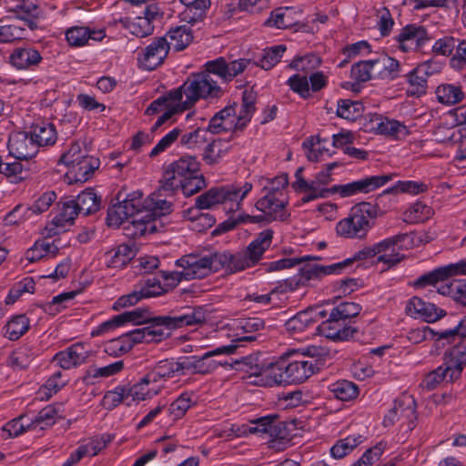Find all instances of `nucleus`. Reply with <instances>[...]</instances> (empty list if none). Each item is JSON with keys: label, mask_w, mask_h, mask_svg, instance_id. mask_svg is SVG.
I'll use <instances>...</instances> for the list:
<instances>
[{"label": "nucleus", "mask_w": 466, "mask_h": 466, "mask_svg": "<svg viewBox=\"0 0 466 466\" xmlns=\"http://www.w3.org/2000/svg\"><path fill=\"white\" fill-rule=\"evenodd\" d=\"M208 311L203 307L185 308L167 316L156 318L150 326L136 329L110 339L105 346L109 355L128 352L137 343L159 342L169 336V329L194 326L206 322Z\"/></svg>", "instance_id": "f257e3e1"}, {"label": "nucleus", "mask_w": 466, "mask_h": 466, "mask_svg": "<svg viewBox=\"0 0 466 466\" xmlns=\"http://www.w3.org/2000/svg\"><path fill=\"white\" fill-rule=\"evenodd\" d=\"M211 62L205 64V70L191 74L177 88L173 89V96L181 98L183 104L190 109L200 99H214L223 96V89L215 77L217 72Z\"/></svg>", "instance_id": "f03ea898"}, {"label": "nucleus", "mask_w": 466, "mask_h": 466, "mask_svg": "<svg viewBox=\"0 0 466 466\" xmlns=\"http://www.w3.org/2000/svg\"><path fill=\"white\" fill-rule=\"evenodd\" d=\"M380 214L377 205L361 202L351 208L347 218L336 225L337 234L345 238L364 239Z\"/></svg>", "instance_id": "7ed1b4c3"}, {"label": "nucleus", "mask_w": 466, "mask_h": 466, "mask_svg": "<svg viewBox=\"0 0 466 466\" xmlns=\"http://www.w3.org/2000/svg\"><path fill=\"white\" fill-rule=\"evenodd\" d=\"M273 236V229L266 228L256 236L245 250L236 254L227 253V256H223L224 260L228 259L229 271L244 270L258 263L265 251L271 246Z\"/></svg>", "instance_id": "20e7f679"}, {"label": "nucleus", "mask_w": 466, "mask_h": 466, "mask_svg": "<svg viewBox=\"0 0 466 466\" xmlns=\"http://www.w3.org/2000/svg\"><path fill=\"white\" fill-rule=\"evenodd\" d=\"M223 256H227V253H217L208 256L189 254L177 259L176 265L184 268L186 280L203 279L211 272L218 271L219 267L229 270L228 259L224 260L222 258Z\"/></svg>", "instance_id": "39448f33"}, {"label": "nucleus", "mask_w": 466, "mask_h": 466, "mask_svg": "<svg viewBox=\"0 0 466 466\" xmlns=\"http://www.w3.org/2000/svg\"><path fill=\"white\" fill-rule=\"evenodd\" d=\"M238 345L229 344L218 347L212 350H208L202 356H188L184 357L180 360L182 375L187 374H201L206 375L214 371L218 363L216 360H209L211 357L218 355H231L235 353Z\"/></svg>", "instance_id": "423d86ee"}, {"label": "nucleus", "mask_w": 466, "mask_h": 466, "mask_svg": "<svg viewBox=\"0 0 466 466\" xmlns=\"http://www.w3.org/2000/svg\"><path fill=\"white\" fill-rule=\"evenodd\" d=\"M198 172L199 163L196 157L184 156L168 166L163 174L162 181L165 182L166 189L177 190V185H181V181Z\"/></svg>", "instance_id": "0eeeda50"}, {"label": "nucleus", "mask_w": 466, "mask_h": 466, "mask_svg": "<svg viewBox=\"0 0 466 466\" xmlns=\"http://www.w3.org/2000/svg\"><path fill=\"white\" fill-rule=\"evenodd\" d=\"M140 208H142V193L133 192L108 209L106 223L109 227H124L125 222L129 220L136 211H139Z\"/></svg>", "instance_id": "6e6552de"}, {"label": "nucleus", "mask_w": 466, "mask_h": 466, "mask_svg": "<svg viewBox=\"0 0 466 466\" xmlns=\"http://www.w3.org/2000/svg\"><path fill=\"white\" fill-rule=\"evenodd\" d=\"M391 175L370 176L344 185L329 187V194L338 193L341 198H349L359 193H369L390 181Z\"/></svg>", "instance_id": "1a4fd4ad"}, {"label": "nucleus", "mask_w": 466, "mask_h": 466, "mask_svg": "<svg viewBox=\"0 0 466 466\" xmlns=\"http://www.w3.org/2000/svg\"><path fill=\"white\" fill-rule=\"evenodd\" d=\"M43 62L41 52L30 45L13 48L7 57V63L17 71H36Z\"/></svg>", "instance_id": "9d476101"}, {"label": "nucleus", "mask_w": 466, "mask_h": 466, "mask_svg": "<svg viewBox=\"0 0 466 466\" xmlns=\"http://www.w3.org/2000/svg\"><path fill=\"white\" fill-rule=\"evenodd\" d=\"M177 190L166 189L165 182L161 180L160 187L151 194L142 208L148 210L151 218L170 214L173 210L174 196Z\"/></svg>", "instance_id": "9b49d317"}, {"label": "nucleus", "mask_w": 466, "mask_h": 466, "mask_svg": "<svg viewBox=\"0 0 466 466\" xmlns=\"http://www.w3.org/2000/svg\"><path fill=\"white\" fill-rule=\"evenodd\" d=\"M319 334L333 341H344L353 337L357 329L351 327L348 322L334 316L331 311L329 319L319 325Z\"/></svg>", "instance_id": "f8f14e48"}, {"label": "nucleus", "mask_w": 466, "mask_h": 466, "mask_svg": "<svg viewBox=\"0 0 466 466\" xmlns=\"http://www.w3.org/2000/svg\"><path fill=\"white\" fill-rule=\"evenodd\" d=\"M349 261L343 260L330 265L305 264L299 268L298 275L304 287L309 286L314 281L321 279L324 276L341 273L347 268Z\"/></svg>", "instance_id": "ddd939ff"}, {"label": "nucleus", "mask_w": 466, "mask_h": 466, "mask_svg": "<svg viewBox=\"0 0 466 466\" xmlns=\"http://www.w3.org/2000/svg\"><path fill=\"white\" fill-rule=\"evenodd\" d=\"M405 312L413 319H420L429 323L439 320L446 314L445 310L438 308L435 304L416 296L408 300Z\"/></svg>", "instance_id": "4468645a"}, {"label": "nucleus", "mask_w": 466, "mask_h": 466, "mask_svg": "<svg viewBox=\"0 0 466 466\" xmlns=\"http://www.w3.org/2000/svg\"><path fill=\"white\" fill-rule=\"evenodd\" d=\"M8 150L15 159L27 160L37 154L38 147L30 132H15L9 137Z\"/></svg>", "instance_id": "2eb2a0df"}, {"label": "nucleus", "mask_w": 466, "mask_h": 466, "mask_svg": "<svg viewBox=\"0 0 466 466\" xmlns=\"http://www.w3.org/2000/svg\"><path fill=\"white\" fill-rule=\"evenodd\" d=\"M396 40L401 51L410 52L422 47L430 37L424 26L408 25L401 29Z\"/></svg>", "instance_id": "dca6fc26"}, {"label": "nucleus", "mask_w": 466, "mask_h": 466, "mask_svg": "<svg viewBox=\"0 0 466 466\" xmlns=\"http://www.w3.org/2000/svg\"><path fill=\"white\" fill-rule=\"evenodd\" d=\"M287 197H277L274 195L265 194L258 198L255 207L262 213H268L269 218L276 221H286L290 217V213L287 210Z\"/></svg>", "instance_id": "f3484780"}, {"label": "nucleus", "mask_w": 466, "mask_h": 466, "mask_svg": "<svg viewBox=\"0 0 466 466\" xmlns=\"http://www.w3.org/2000/svg\"><path fill=\"white\" fill-rule=\"evenodd\" d=\"M168 51L167 39L166 37H157L143 50L138 61L143 68L152 71L164 62Z\"/></svg>", "instance_id": "a211bd4d"}, {"label": "nucleus", "mask_w": 466, "mask_h": 466, "mask_svg": "<svg viewBox=\"0 0 466 466\" xmlns=\"http://www.w3.org/2000/svg\"><path fill=\"white\" fill-rule=\"evenodd\" d=\"M79 214L73 199L65 201L58 208V212L46 226V236L53 237L65 232L71 226Z\"/></svg>", "instance_id": "6ab92c4d"}, {"label": "nucleus", "mask_w": 466, "mask_h": 466, "mask_svg": "<svg viewBox=\"0 0 466 466\" xmlns=\"http://www.w3.org/2000/svg\"><path fill=\"white\" fill-rule=\"evenodd\" d=\"M156 228L155 219L151 218L148 210H144L142 208L125 222L123 228L125 235L130 238H140L147 233H154Z\"/></svg>", "instance_id": "aec40b11"}, {"label": "nucleus", "mask_w": 466, "mask_h": 466, "mask_svg": "<svg viewBox=\"0 0 466 466\" xmlns=\"http://www.w3.org/2000/svg\"><path fill=\"white\" fill-rule=\"evenodd\" d=\"M253 185L250 182H237L222 186L223 205L229 212L241 209L243 200L251 192Z\"/></svg>", "instance_id": "412c9836"}, {"label": "nucleus", "mask_w": 466, "mask_h": 466, "mask_svg": "<svg viewBox=\"0 0 466 466\" xmlns=\"http://www.w3.org/2000/svg\"><path fill=\"white\" fill-rule=\"evenodd\" d=\"M90 357V351L83 343H75L59 351L54 357L56 362L64 370H69L86 363Z\"/></svg>", "instance_id": "4be33fe9"}, {"label": "nucleus", "mask_w": 466, "mask_h": 466, "mask_svg": "<svg viewBox=\"0 0 466 466\" xmlns=\"http://www.w3.org/2000/svg\"><path fill=\"white\" fill-rule=\"evenodd\" d=\"M445 354L444 365L451 370V382L457 380L466 365V338H458Z\"/></svg>", "instance_id": "5701e85b"}, {"label": "nucleus", "mask_w": 466, "mask_h": 466, "mask_svg": "<svg viewBox=\"0 0 466 466\" xmlns=\"http://www.w3.org/2000/svg\"><path fill=\"white\" fill-rule=\"evenodd\" d=\"M147 374L149 380H151L155 386H158L160 391L167 380L182 376L180 361L174 359L160 360Z\"/></svg>", "instance_id": "b1692460"}, {"label": "nucleus", "mask_w": 466, "mask_h": 466, "mask_svg": "<svg viewBox=\"0 0 466 466\" xmlns=\"http://www.w3.org/2000/svg\"><path fill=\"white\" fill-rule=\"evenodd\" d=\"M106 37L104 29L75 25L66 31V39L70 46L81 47L88 45L90 40L102 41Z\"/></svg>", "instance_id": "393cba45"}, {"label": "nucleus", "mask_w": 466, "mask_h": 466, "mask_svg": "<svg viewBox=\"0 0 466 466\" xmlns=\"http://www.w3.org/2000/svg\"><path fill=\"white\" fill-rule=\"evenodd\" d=\"M285 369L287 384H298L312 376L317 370V365L313 360L301 358L289 363L285 362Z\"/></svg>", "instance_id": "a878e982"}, {"label": "nucleus", "mask_w": 466, "mask_h": 466, "mask_svg": "<svg viewBox=\"0 0 466 466\" xmlns=\"http://www.w3.org/2000/svg\"><path fill=\"white\" fill-rule=\"evenodd\" d=\"M264 320L259 318H248L233 320L228 326L236 330L231 339V344L241 341H253L256 337L253 335H247V333H252L258 331L264 328Z\"/></svg>", "instance_id": "bb28decb"}, {"label": "nucleus", "mask_w": 466, "mask_h": 466, "mask_svg": "<svg viewBox=\"0 0 466 466\" xmlns=\"http://www.w3.org/2000/svg\"><path fill=\"white\" fill-rule=\"evenodd\" d=\"M213 70L217 72V77L223 83L231 81L241 74L250 64L249 59L240 58L228 63L223 57L210 61Z\"/></svg>", "instance_id": "cd10ccee"}, {"label": "nucleus", "mask_w": 466, "mask_h": 466, "mask_svg": "<svg viewBox=\"0 0 466 466\" xmlns=\"http://www.w3.org/2000/svg\"><path fill=\"white\" fill-rule=\"evenodd\" d=\"M100 161L98 158L86 154L80 161L71 166L66 177L70 182H86L91 177L96 169L98 168Z\"/></svg>", "instance_id": "c85d7f7f"}, {"label": "nucleus", "mask_w": 466, "mask_h": 466, "mask_svg": "<svg viewBox=\"0 0 466 466\" xmlns=\"http://www.w3.org/2000/svg\"><path fill=\"white\" fill-rule=\"evenodd\" d=\"M51 237L38 239L25 252V258L30 262H35L46 257H56L58 254L59 247L57 240H50Z\"/></svg>", "instance_id": "c756f323"}, {"label": "nucleus", "mask_w": 466, "mask_h": 466, "mask_svg": "<svg viewBox=\"0 0 466 466\" xmlns=\"http://www.w3.org/2000/svg\"><path fill=\"white\" fill-rule=\"evenodd\" d=\"M298 16L293 7H279L270 13L265 25L278 29H286L298 23Z\"/></svg>", "instance_id": "7c9ffc66"}, {"label": "nucleus", "mask_w": 466, "mask_h": 466, "mask_svg": "<svg viewBox=\"0 0 466 466\" xmlns=\"http://www.w3.org/2000/svg\"><path fill=\"white\" fill-rule=\"evenodd\" d=\"M185 6L181 12L182 19L189 24L201 21L210 7V0H179Z\"/></svg>", "instance_id": "2f4dec72"}, {"label": "nucleus", "mask_w": 466, "mask_h": 466, "mask_svg": "<svg viewBox=\"0 0 466 466\" xmlns=\"http://www.w3.org/2000/svg\"><path fill=\"white\" fill-rule=\"evenodd\" d=\"M280 384H287L285 361L267 364L258 380V386L272 387Z\"/></svg>", "instance_id": "473e14b6"}, {"label": "nucleus", "mask_w": 466, "mask_h": 466, "mask_svg": "<svg viewBox=\"0 0 466 466\" xmlns=\"http://www.w3.org/2000/svg\"><path fill=\"white\" fill-rule=\"evenodd\" d=\"M136 256V248L127 244H122L106 253V264L109 268H122Z\"/></svg>", "instance_id": "72a5a7b5"}, {"label": "nucleus", "mask_w": 466, "mask_h": 466, "mask_svg": "<svg viewBox=\"0 0 466 466\" xmlns=\"http://www.w3.org/2000/svg\"><path fill=\"white\" fill-rule=\"evenodd\" d=\"M164 37L167 39L169 49L181 51L192 42L193 32L187 25H178L170 28Z\"/></svg>", "instance_id": "f704fd0d"}, {"label": "nucleus", "mask_w": 466, "mask_h": 466, "mask_svg": "<svg viewBox=\"0 0 466 466\" xmlns=\"http://www.w3.org/2000/svg\"><path fill=\"white\" fill-rule=\"evenodd\" d=\"M30 134L37 147L52 146L57 139L55 126L52 123L41 122L31 127Z\"/></svg>", "instance_id": "c9c22d12"}, {"label": "nucleus", "mask_w": 466, "mask_h": 466, "mask_svg": "<svg viewBox=\"0 0 466 466\" xmlns=\"http://www.w3.org/2000/svg\"><path fill=\"white\" fill-rule=\"evenodd\" d=\"M220 204L223 205L222 187H215L197 197L195 207L188 208L187 212H198L202 209L212 208Z\"/></svg>", "instance_id": "e433bc0d"}, {"label": "nucleus", "mask_w": 466, "mask_h": 466, "mask_svg": "<svg viewBox=\"0 0 466 466\" xmlns=\"http://www.w3.org/2000/svg\"><path fill=\"white\" fill-rule=\"evenodd\" d=\"M30 328L29 319L25 314L13 316L3 328V335L9 340L20 339Z\"/></svg>", "instance_id": "4c0bfd02"}, {"label": "nucleus", "mask_w": 466, "mask_h": 466, "mask_svg": "<svg viewBox=\"0 0 466 466\" xmlns=\"http://www.w3.org/2000/svg\"><path fill=\"white\" fill-rule=\"evenodd\" d=\"M158 393L159 387L149 380L147 373L137 383L127 389V395L137 401L150 399Z\"/></svg>", "instance_id": "58836bf2"}, {"label": "nucleus", "mask_w": 466, "mask_h": 466, "mask_svg": "<svg viewBox=\"0 0 466 466\" xmlns=\"http://www.w3.org/2000/svg\"><path fill=\"white\" fill-rule=\"evenodd\" d=\"M73 200L79 214L84 216L91 215L96 212L100 208V198L97 197L96 193L92 188L82 191Z\"/></svg>", "instance_id": "ea45409f"}, {"label": "nucleus", "mask_w": 466, "mask_h": 466, "mask_svg": "<svg viewBox=\"0 0 466 466\" xmlns=\"http://www.w3.org/2000/svg\"><path fill=\"white\" fill-rule=\"evenodd\" d=\"M60 417L59 408L54 405H47L37 413L35 419L27 422V428L30 430H45L54 425Z\"/></svg>", "instance_id": "a19ab883"}, {"label": "nucleus", "mask_w": 466, "mask_h": 466, "mask_svg": "<svg viewBox=\"0 0 466 466\" xmlns=\"http://www.w3.org/2000/svg\"><path fill=\"white\" fill-rule=\"evenodd\" d=\"M440 103L451 106L460 103L464 98V92L461 87L453 84H441L435 91Z\"/></svg>", "instance_id": "79ce46f5"}, {"label": "nucleus", "mask_w": 466, "mask_h": 466, "mask_svg": "<svg viewBox=\"0 0 466 466\" xmlns=\"http://www.w3.org/2000/svg\"><path fill=\"white\" fill-rule=\"evenodd\" d=\"M433 137L438 143L454 145L461 139V130L457 125L451 126L447 122H441L433 130Z\"/></svg>", "instance_id": "37998d69"}, {"label": "nucleus", "mask_w": 466, "mask_h": 466, "mask_svg": "<svg viewBox=\"0 0 466 466\" xmlns=\"http://www.w3.org/2000/svg\"><path fill=\"white\" fill-rule=\"evenodd\" d=\"M278 416L261 417L254 420L255 427H249L248 432L250 433H266L269 436H278L284 431V426L281 422L277 421Z\"/></svg>", "instance_id": "c03bdc74"}, {"label": "nucleus", "mask_w": 466, "mask_h": 466, "mask_svg": "<svg viewBox=\"0 0 466 466\" xmlns=\"http://www.w3.org/2000/svg\"><path fill=\"white\" fill-rule=\"evenodd\" d=\"M433 214L434 211L431 207L418 201L404 212L403 220L410 224L423 223L430 219Z\"/></svg>", "instance_id": "a18cd8bd"}, {"label": "nucleus", "mask_w": 466, "mask_h": 466, "mask_svg": "<svg viewBox=\"0 0 466 466\" xmlns=\"http://www.w3.org/2000/svg\"><path fill=\"white\" fill-rule=\"evenodd\" d=\"M377 131L393 139H403L409 135V129L403 123L389 118H385L377 125Z\"/></svg>", "instance_id": "49530a36"}, {"label": "nucleus", "mask_w": 466, "mask_h": 466, "mask_svg": "<svg viewBox=\"0 0 466 466\" xmlns=\"http://www.w3.org/2000/svg\"><path fill=\"white\" fill-rule=\"evenodd\" d=\"M315 323L313 310H304L290 318L285 324L286 329L292 335L305 331Z\"/></svg>", "instance_id": "de8ad7c7"}, {"label": "nucleus", "mask_w": 466, "mask_h": 466, "mask_svg": "<svg viewBox=\"0 0 466 466\" xmlns=\"http://www.w3.org/2000/svg\"><path fill=\"white\" fill-rule=\"evenodd\" d=\"M438 292L451 297L456 302L466 306V282L464 280H452L442 284Z\"/></svg>", "instance_id": "09e8293b"}, {"label": "nucleus", "mask_w": 466, "mask_h": 466, "mask_svg": "<svg viewBox=\"0 0 466 466\" xmlns=\"http://www.w3.org/2000/svg\"><path fill=\"white\" fill-rule=\"evenodd\" d=\"M323 142H325L324 139L314 137H310L303 142L302 147L309 161L317 162L322 159L325 155L329 157L332 155V153L322 145Z\"/></svg>", "instance_id": "8fccbe9b"}, {"label": "nucleus", "mask_w": 466, "mask_h": 466, "mask_svg": "<svg viewBox=\"0 0 466 466\" xmlns=\"http://www.w3.org/2000/svg\"><path fill=\"white\" fill-rule=\"evenodd\" d=\"M229 149L230 146L228 141L215 139L207 146L203 158L208 164L213 165L224 157Z\"/></svg>", "instance_id": "3c124183"}, {"label": "nucleus", "mask_w": 466, "mask_h": 466, "mask_svg": "<svg viewBox=\"0 0 466 466\" xmlns=\"http://www.w3.org/2000/svg\"><path fill=\"white\" fill-rule=\"evenodd\" d=\"M335 398L349 401L358 396L359 390L355 383L349 380H338L329 387Z\"/></svg>", "instance_id": "603ef678"}, {"label": "nucleus", "mask_w": 466, "mask_h": 466, "mask_svg": "<svg viewBox=\"0 0 466 466\" xmlns=\"http://www.w3.org/2000/svg\"><path fill=\"white\" fill-rule=\"evenodd\" d=\"M120 22L126 29L137 37H146L154 32V25L141 16H137L133 20L128 18L121 19Z\"/></svg>", "instance_id": "864d4df0"}, {"label": "nucleus", "mask_w": 466, "mask_h": 466, "mask_svg": "<svg viewBox=\"0 0 466 466\" xmlns=\"http://www.w3.org/2000/svg\"><path fill=\"white\" fill-rule=\"evenodd\" d=\"M208 130L197 128L180 135V145L188 149L202 147L208 141Z\"/></svg>", "instance_id": "5fc2aeb1"}, {"label": "nucleus", "mask_w": 466, "mask_h": 466, "mask_svg": "<svg viewBox=\"0 0 466 466\" xmlns=\"http://www.w3.org/2000/svg\"><path fill=\"white\" fill-rule=\"evenodd\" d=\"M361 442V436H348L338 441L330 449V453L335 459H342L350 453Z\"/></svg>", "instance_id": "6e6d98bb"}, {"label": "nucleus", "mask_w": 466, "mask_h": 466, "mask_svg": "<svg viewBox=\"0 0 466 466\" xmlns=\"http://www.w3.org/2000/svg\"><path fill=\"white\" fill-rule=\"evenodd\" d=\"M377 66L378 62H376V59L355 63L351 66L350 76L358 83L367 82L371 78L372 71Z\"/></svg>", "instance_id": "4d7b16f0"}, {"label": "nucleus", "mask_w": 466, "mask_h": 466, "mask_svg": "<svg viewBox=\"0 0 466 466\" xmlns=\"http://www.w3.org/2000/svg\"><path fill=\"white\" fill-rule=\"evenodd\" d=\"M240 365V370L248 374V378L253 379L250 382L258 385V380L261 379V374L265 369L266 364L258 363V359L252 356L245 357L240 361H236Z\"/></svg>", "instance_id": "13d9d810"}, {"label": "nucleus", "mask_w": 466, "mask_h": 466, "mask_svg": "<svg viewBox=\"0 0 466 466\" xmlns=\"http://www.w3.org/2000/svg\"><path fill=\"white\" fill-rule=\"evenodd\" d=\"M427 75L428 73L426 65H420L408 74V82L412 87L411 92L413 94H420L425 92Z\"/></svg>", "instance_id": "bf43d9fd"}, {"label": "nucleus", "mask_w": 466, "mask_h": 466, "mask_svg": "<svg viewBox=\"0 0 466 466\" xmlns=\"http://www.w3.org/2000/svg\"><path fill=\"white\" fill-rule=\"evenodd\" d=\"M451 370L448 369L446 365L440 366L433 371L428 373L425 378L422 380L420 386L423 389L428 390H431L435 389L440 383L443 380H450Z\"/></svg>", "instance_id": "052dcab7"}, {"label": "nucleus", "mask_w": 466, "mask_h": 466, "mask_svg": "<svg viewBox=\"0 0 466 466\" xmlns=\"http://www.w3.org/2000/svg\"><path fill=\"white\" fill-rule=\"evenodd\" d=\"M362 106L358 102L349 99H340L338 101L337 116L347 119L355 120L361 116Z\"/></svg>", "instance_id": "680f3d73"}, {"label": "nucleus", "mask_w": 466, "mask_h": 466, "mask_svg": "<svg viewBox=\"0 0 466 466\" xmlns=\"http://www.w3.org/2000/svg\"><path fill=\"white\" fill-rule=\"evenodd\" d=\"M373 246L377 255H380L378 258L379 261L389 265H395L400 262V258L397 256L386 254L387 251L394 252L396 250L392 237L387 238Z\"/></svg>", "instance_id": "e2e57ef3"}, {"label": "nucleus", "mask_w": 466, "mask_h": 466, "mask_svg": "<svg viewBox=\"0 0 466 466\" xmlns=\"http://www.w3.org/2000/svg\"><path fill=\"white\" fill-rule=\"evenodd\" d=\"M34 359L33 351L28 348H19L8 357V365L15 370H23L29 366Z\"/></svg>", "instance_id": "0e129e2a"}, {"label": "nucleus", "mask_w": 466, "mask_h": 466, "mask_svg": "<svg viewBox=\"0 0 466 466\" xmlns=\"http://www.w3.org/2000/svg\"><path fill=\"white\" fill-rule=\"evenodd\" d=\"M255 111V96L253 92L245 90L242 95V105L238 113L240 127H246Z\"/></svg>", "instance_id": "69168bd1"}, {"label": "nucleus", "mask_w": 466, "mask_h": 466, "mask_svg": "<svg viewBox=\"0 0 466 466\" xmlns=\"http://www.w3.org/2000/svg\"><path fill=\"white\" fill-rule=\"evenodd\" d=\"M286 49V46L284 45H278L270 48L265 49L264 55L262 58L259 60L258 65L263 69L269 70L280 61Z\"/></svg>", "instance_id": "338daca9"}, {"label": "nucleus", "mask_w": 466, "mask_h": 466, "mask_svg": "<svg viewBox=\"0 0 466 466\" xmlns=\"http://www.w3.org/2000/svg\"><path fill=\"white\" fill-rule=\"evenodd\" d=\"M56 193L53 190L46 191L41 194L30 207L26 208L28 212L33 214H42L49 209L53 203L56 200Z\"/></svg>", "instance_id": "774afa93"}]
</instances>
